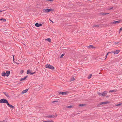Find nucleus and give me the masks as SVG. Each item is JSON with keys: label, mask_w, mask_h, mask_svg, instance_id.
Returning <instances> with one entry per match:
<instances>
[{"label": "nucleus", "mask_w": 122, "mask_h": 122, "mask_svg": "<svg viewBox=\"0 0 122 122\" xmlns=\"http://www.w3.org/2000/svg\"><path fill=\"white\" fill-rule=\"evenodd\" d=\"M112 53V52H108V53L107 54H106V56H105V57H106V58H105V59H106V58H107V55H108V54L109 53Z\"/></svg>", "instance_id": "24"}, {"label": "nucleus", "mask_w": 122, "mask_h": 122, "mask_svg": "<svg viewBox=\"0 0 122 122\" xmlns=\"http://www.w3.org/2000/svg\"><path fill=\"white\" fill-rule=\"evenodd\" d=\"M92 76V74H90L89 76H88L87 77V78L88 79L90 78Z\"/></svg>", "instance_id": "25"}, {"label": "nucleus", "mask_w": 122, "mask_h": 122, "mask_svg": "<svg viewBox=\"0 0 122 122\" xmlns=\"http://www.w3.org/2000/svg\"><path fill=\"white\" fill-rule=\"evenodd\" d=\"M8 102L7 100L3 98L0 100V103H6L7 104Z\"/></svg>", "instance_id": "4"}, {"label": "nucleus", "mask_w": 122, "mask_h": 122, "mask_svg": "<svg viewBox=\"0 0 122 122\" xmlns=\"http://www.w3.org/2000/svg\"><path fill=\"white\" fill-rule=\"evenodd\" d=\"M30 70H27V74H29V73L30 75H32L34 74L35 73V72H30Z\"/></svg>", "instance_id": "7"}, {"label": "nucleus", "mask_w": 122, "mask_h": 122, "mask_svg": "<svg viewBox=\"0 0 122 122\" xmlns=\"http://www.w3.org/2000/svg\"><path fill=\"white\" fill-rule=\"evenodd\" d=\"M24 72V71L23 70H21L20 72V73L21 74L23 73Z\"/></svg>", "instance_id": "33"}, {"label": "nucleus", "mask_w": 122, "mask_h": 122, "mask_svg": "<svg viewBox=\"0 0 122 122\" xmlns=\"http://www.w3.org/2000/svg\"><path fill=\"white\" fill-rule=\"evenodd\" d=\"M121 22V21L120 20H118L117 21H114L113 22H111V24H116L117 23H120Z\"/></svg>", "instance_id": "8"}, {"label": "nucleus", "mask_w": 122, "mask_h": 122, "mask_svg": "<svg viewBox=\"0 0 122 122\" xmlns=\"http://www.w3.org/2000/svg\"><path fill=\"white\" fill-rule=\"evenodd\" d=\"M79 113H77L76 114V115H77V114H78Z\"/></svg>", "instance_id": "45"}, {"label": "nucleus", "mask_w": 122, "mask_h": 122, "mask_svg": "<svg viewBox=\"0 0 122 122\" xmlns=\"http://www.w3.org/2000/svg\"><path fill=\"white\" fill-rule=\"evenodd\" d=\"M7 105L8 107H10L12 108H14V107L13 106L10 104L8 102L7 103Z\"/></svg>", "instance_id": "11"}, {"label": "nucleus", "mask_w": 122, "mask_h": 122, "mask_svg": "<svg viewBox=\"0 0 122 122\" xmlns=\"http://www.w3.org/2000/svg\"><path fill=\"white\" fill-rule=\"evenodd\" d=\"M54 10L51 8L49 9H44L43 10V11L45 13H48L50 12L51 11H54Z\"/></svg>", "instance_id": "2"}, {"label": "nucleus", "mask_w": 122, "mask_h": 122, "mask_svg": "<svg viewBox=\"0 0 122 122\" xmlns=\"http://www.w3.org/2000/svg\"><path fill=\"white\" fill-rule=\"evenodd\" d=\"M46 67V68H49L51 70H54V67L52 65L50 64H47L45 66Z\"/></svg>", "instance_id": "3"}, {"label": "nucleus", "mask_w": 122, "mask_h": 122, "mask_svg": "<svg viewBox=\"0 0 122 122\" xmlns=\"http://www.w3.org/2000/svg\"><path fill=\"white\" fill-rule=\"evenodd\" d=\"M85 104H79L78 105V106L80 107H83L85 106Z\"/></svg>", "instance_id": "23"}, {"label": "nucleus", "mask_w": 122, "mask_h": 122, "mask_svg": "<svg viewBox=\"0 0 122 122\" xmlns=\"http://www.w3.org/2000/svg\"><path fill=\"white\" fill-rule=\"evenodd\" d=\"M28 90V89H27L23 91L22 92V93H26L27 92V91Z\"/></svg>", "instance_id": "13"}, {"label": "nucleus", "mask_w": 122, "mask_h": 122, "mask_svg": "<svg viewBox=\"0 0 122 122\" xmlns=\"http://www.w3.org/2000/svg\"><path fill=\"white\" fill-rule=\"evenodd\" d=\"M53 121L52 120H47L43 121L42 122H53Z\"/></svg>", "instance_id": "20"}, {"label": "nucleus", "mask_w": 122, "mask_h": 122, "mask_svg": "<svg viewBox=\"0 0 122 122\" xmlns=\"http://www.w3.org/2000/svg\"><path fill=\"white\" fill-rule=\"evenodd\" d=\"M120 51V50H117L114 51H112V53H113L114 54H117L119 53Z\"/></svg>", "instance_id": "10"}, {"label": "nucleus", "mask_w": 122, "mask_h": 122, "mask_svg": "<svg viewBox=\"0 0 122 122\" xmlns=\"http://www.w3.org/2000/svg\"><path fill=\"white\" fill-rule=\"evenodd\" d=\"M109 96H106V97L107 98L109 97Z\"/></svg>", "instance_id": "43"}, {"label": "nucleus", "mask_w": 122, "mask_h": 122, "mask_svg": "<svg viewBox=\"0 0 122 122\" xmlns=\"http://www.w3.org/2000/svg\"><path fill=\"white\" fill-rule=\"evenodd\" d=\"M109 14V13H103L102 14V15H107V14Z\"/></svg>", "instance_id": "30"}, {"label": "nucleus", "mask_w": 122, "mask_h": 122, "mask_svg": "<svg viewBox=\"0 0 122 122\" xmlns=\"http://www.w3.org/2000/svg\"><path fill=\"white\" fill-rule=\"evenodd\" d=\"M102 105V102H100V103H99L98 105V106H100V105Z\"/></svg>", "instance_id": "36"}, {"label": "nucleus", "mask_w": 122, "mask_h": 122, "mask_svg": "<svg viewBox=\"0 0 122 122\" xmlns=\"http://www.w3.org/2000/svg\"><path fill=\"white\" fill-rule=\"evenodd\" d=\"M28 76H26L25 78V79H26V78Z\"/></svg>", "instance_id": "41"}, {"label": "nucleus", "mask_w": 122, "mask_h": 122, "mask_svg": "<svg viewBox=\"0 0 122 122\" xmlns=\"http://www.w3.org/2000/svg\"><path fill=\"white\" fill-rule=\"evenodd\" d=\"M109 103V102L108 101L103 102H102V104H107L108 103Z\"/></svg>", "instance_id": "14"}, {"label": "nucleus", "mask_w": 122, "mask_h": 122, "mask_svg": "<svg viewBox=\"0 0 122 122\" xmlns=\"http://www.w3.org/2000/svg\"><path fill=\"white\" fill-rule=\"evenodd\" d=\"M54 0H46L47 1H52V2L54 1Z\"/></svg>", "instance_id": "35"}, {"label": "nucleus", "mask_w": 122, "mask_h": 122, "mask_svg": "<svg viewBox=\"0 0 122 122\" xmlns=\"http://www.w3.org/2000/svg\"><path fill=\"white\" fill-rule=\"evenodd\" d=\"M6 76H8L10 75V71H6Z\"/></svg>", "instance_id": "12"}, {"label": "nucleus", "mask_w": 122, "mask_h": 122, "mask_svg": "<svg viewBox=\"0 0 122 122\" xmlns=\"http://www.w3.org/2000/svg\"><path fill=\"white\" fill-rule=\"evenodd\" d=\"M3 93L6 96H7L8 97H9V95L8 94L7 92H3Z\"/></svg>", "instance_id": "15"}, {"label": "nucleus", "mask_w": 122, "mask_h": 122, "mask_svg": "<svg viewBox=\"0 0 122 122\" xmlns=\"http://www.w3.org/2000/svg\"><path fill=\"white\" fill-rule=\"evenodd\" d=\"M72 107V106H66V107L67 108H71Z\"/></svg>", "instance_id": "18"}, {"label": "nucleus", "mask_w": 122, "mask_h": 122, "mask_svg": "<svg viewBox=\"0 0 122 122\" xmlns=\"http://www.w3.org/2000/svg\"><path fill=\"white\" fill-rule=\"evenodd\" d=\"M65 55V54H63L61 56L60 58H62L63 56Z\"/></svg>", "instance_id": "27"}, {"label": "nucleus", "mask_w": 122, "mask_h": 122, "mask_svg": "<svg viewBox=\"0 0 122 122\" xmlns=\"http://www.w3.org/2000/svg\"><path fill=\"white\" fill-rule=\"evenodd\" d=\"M116 92V91L114 90H110L109 91V92Z\"/></svg>", "instance_id": "29"}, {"label": "nucleus", "mask_w": 122, "mask_h": 122, "mask_svg": "<svg viewBox=\"0 0 122 122\" xmlns=\"http://www.w3.org/2000/svg\"><path fill=\"white\" fill-rule=\"evenodd\" d=\"M45 41H48L49 42H50L51 41V40L50 38H48L47 39H45Z\"/></svg>", "instance_id": "17"}, {"label": "nucleus", "mask_w": 122, "mask_h": 122, "mask_svg": "<svg viewBox=\"0 0 122 122\" xmlns=\"http://www.w3.org/2000/svg\"><path fill=\"white\" fill-rule=\"evenodd\" d=\"M121 30L122 31V27L120 29V31Z\"/></svg>", "instance_id": "38"}, {"label": "nucleus", "mask_w": 122, "mask_h": 122, "mask_svg": "<svg viewBox=\"0 0 122 122\" xmlns=\"http://www.w3.org/2000/svg\"><path fill=\"white\" fill-rule=\"evenodd\" d=\"M114 43L116 45H117L119 43L118 42H114Z\"/></svg>", "instance_id": "34"}, {"label": "nucleus", "mask_w": 122, "mask_h": 122, "mask_svg": "<svg viewBox=\"0 0 122 122\" xmlns=\"http://www.w3.org/2000/svg\"><path fill=\"white\" fill-rule=\"evenodd\" d=\"M75 80V78L73 77L72 78H71V79L70 80L71 81H74Z\"/></svg>", "instance_id": "26"}, {"label": "nucleus", "mask_w": 122, "mask_h": 122, "mask_svg": "<svg viewBox=\"0 0 122 122\" xmlns=\"http://www.w3.org/2000/svg\"><path fill=\"white\" fill-rule=\"evenodd\" d=\"M35 25L36 27H38L40 26H41L42 24L41 23H36L35 24Z\"/></svg>", "instance_id": "9"}, {"label": "nucleus", "mask_w": 122, "mask_h": 122, "mask_svg": "<svg viewBox=\"0 0 122 122\" xmlns=\"http://www.w3.org/2000/svg\"><path fill=\"white\" fill-rule=\"evenodd\" d=\"M99 27V26L98 25H93V27Z\"/></svg>", "instance_id": "28"}, {"label": "nucleus", "mask_w": 122, "mask_h": 122, "mask_svg": "<svg viewBox=\"0 0 122 122\" xmlns=\"http://www.w3.org/2000/svg\"><path fill=\"white\" fill-rule=\"evenodd\" d=\"M107 92V91H105L101 93H100L99 92H97V93L99 96H102L104 97L106 95Z\"/></svg>", "instance_id": "1"}, {"label": "nucleus", "mask_w": 122, "mask_h": 122, "mask_svg": "<svg viewBox=\"0 0 122 122\" xmlns=\"http://www.w3.org/2000/svg\"><path fill=\"white\" fill-rule=\"evenodd\" d=\"M88 48H92L93 47H94L92 45H90L89 46H88Z\"/></svg>", "instance_id": "22"}, {"label": "nucleus", "mask_w": 122, "mask_h": 122, "mask_svg": "<svg viewBox=\"0 0 122 122\" xmlns=\"http://www.w3.org/2000/svg\"><path fill=\"white\" fill-rule=\"evenodd\" d=\"M113 8V7H111V8H110L109 9V10H111L112 9V8Z\"/></svg>", "instance_id": "40"}, {"label": "nucleus", "mask_w": 122, "mask_h": 122, "mask_svg": "<svg viewBox=\"0 0 122 122\" xmlns=\"http://www.w3.org/2000/svg\"><path fill=\"white\" fill-rule=\"evenodd\" d=\"M57 116V115H50L47 116H46V117L48 118H54L56 117Z\"/></svg>", "instance_id": "5"}, {"label": "nucleus", "mask_w": 122, "mask_h": 122, "mask_svg": "<svg viewBox=\"0 0 122 122\" xmlns=\"http://www.w3.org/2000/svg\"><path fill=\"white\" fill-rule=\"evenodd\" d=\"M26 80V79L25 78H21V79L20 80V81H23L24 80Z\"/></svg>", "instance_id": "21"}, {"label": "nucleus", "mask_w": 122, "mask_h": 122, "mask_svg": "<svg viewBox=\"0 0 122 122\" xmlns=\"http://www.w3.org/2000/svg\"><path fill=\"white\" fill-rule=\"evenodd\" d=\"M0 122H6L5 120H4L3 121H0Z\"/></svg>", "instance_id": "39"}, {"label": "nucleus", "mask_w": 122, "mask_h": 122, "mask_svg": "<svg viewBox=\"0 0 122 122\" xmlns=\"http://www.w3.org/2000/svg\"><path fill=\"white\" fill-rule=\"evenodd\" d=\"M2 76H6V73L4 72H3L2 73Z\"/></svg>", "instance_id": "16"}, {"label": "nucleus", "mask_w": 122, "mask_h": 122, "mask_svg": "<svg viewBox=\"0 0 122 122\" xmlns=\"http://www.w3.org/2000/svg\"><path fill=\"white\" fill-rule=\"evenodd\" d=\"M14 57H13V61L14 62H15V63L16 64H19V63H17V62H15L14 61Z\"/></svg>", "instance_id": "32"}, {"label": "nucleus", "mask_w": 122, "mask_h": 122, "mask_svg": "<svg viewBox=\"0 0 122 122\" xmlns=\"http://www.w3.org/2000/svg\"><path fill=\"white\" fill-rule=\"evenodd\" d=\"M68 92H58V94H61L63 95H66L67 94V93Z\"/></svg>", "instance_id": "6"}, {"label": "nucleus", "mask_w": 122, "mask_h": 122, "mask_svg": "<svg viewBox=\"0 0 122 122\" xmlns=\"http://www.w3.org/2000/svg\"><path fill=\"white\" fill-rule=\"evenodd\" d=\"M0 20L2 21L3 22H5L6 21V19L4 18L0 19Z\"/></svg>", "instance_id": "19"}, {"label": "nucleus", "mask_w": 122, "mask_h": 122, "mask_svg": "<svg viewBox=\"0 0 122 122\" xmlns=\"http://www.w3.org/2000/svg\"><path fill=\"white\" fill-rule=\"evenodd\" d=\"M2 11H1V10H0V13Z\"/></svg>", "instance_id": "44"}, {"label": "nucleus", "mask_w": 122, "mask_h": 122, "mask_svg": "<svg viewBox=\"0 0 122 122\" xmlns=\"http://www.w3.org/2000/svg\"><path fill=\"white\" fill-rule=\"evenodd\" d=\"M58 101H53L52 102V103H54V102H57Z\"/></svg>", "instance_id": "37"}, {"label": "nucleus", "mask_w": 122, "mask_h": 122, "mask_svg": "<svg viewBox=\"0 0 122 122\" xmlns=\"http://www.w3.org/2000/svg\"><path fill=\"white\" fill-rule=\"evenodd\" d=\"M121 104L120 103H119L118 104H115V105L117 106H119L121 105Z\"/></svg>", "instance_id": "31"}, {"label": "nucleus", "mask_w": 122, "mask_h": 122, "mask_svg": "<svg viewBox=\"0 0 122 122\" xmlns=\"http://www.w3.org/2000/svg\"><path fill=\"white\" fill-rule=\"evenodd\" d=\"M50 21H51L53 23V22L52 20H50Z\"/></svg>", "instance_id": "42"}]
</instances>
